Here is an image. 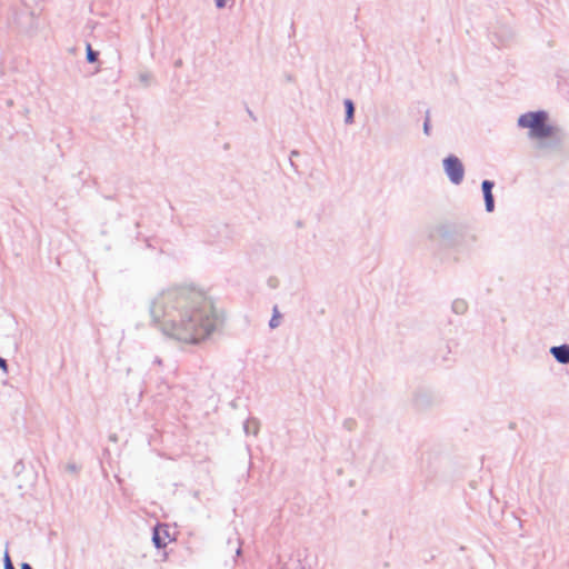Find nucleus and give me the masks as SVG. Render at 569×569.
I'll use <instances>...</instances> for the list:
<instances>
[{"mask_svg":"<svg viewBox=\"0 0 569 569\" xmlns=\"http://www.w3.org/2000/svg\"><path fill=\"white\" fill-rule=\"evenodd\" d=\"M151 325L172 340L196 345L217 328L218 315L212 299L191 284L170 286L150 301Z\"/></svg>","mask_w":569,"mask_h":569,"instance_id":"1","label":"nucleus"},{"mask_svg":"<svg viewBox=\"0 0 569 569\" xmlns=\"http://www.w3.org/2000/svg\"><path fill=\"white\" fill-rule=\"evenodd\" d=\"M548 113L546 111H532L521 114L518 118L520 128H528L531 139H546L553 134V128L547 123Z\"/></svg>","mask_w":569,"mask_h":569,"instance_id":"2","label":"nucleus"},{"mask_svg":"<svg viewBox=\"0 0 569 569\" xmlns=\"http://www.w3.org/2000/svg\"><path fill=\"white\" fill-rule=\"evenodd\" d=\"M442 167L446 176L452 184L459 186L463 181L465 168L457 156L450 154L445 158L442 160Z\"/></svg>","mask_w":569,"mask_h":569,"instance_id":"3","label":"nucleus"},{"mask_svg":"<svg viewBox=\"0 0 569 569\" xmlns=\"http://www.w3.org/2000/svg\"><path fill=\"white\" fill-rule=\"evenodd\" d=\"M495 183L490 180H483L481 183V189L485 199V206L487 212H492L495 210V199L492 194V189Z\"/></svg>","mask_w":569,"mask_h":569,"instance_id":"4","label":"nucleus"},{"mask_svg":"<svg viewBox=\"0 0 569 569\" xmlns=\"http://www.w3.org/2000/svg\"><path fill=\"white\" fill-rule=\"evenodd\" d=\"M550 353L561 365L569 363V345L555 346L550 348Z\"/></svg>","mask_w":569,"mask_h":569,"instance_id":"5","label":"nucleus"},{"mask_svg":"<svg viewBox=\"0 0 569 569\" xmlns=\"http://www.w3.org/2000/svg\"><path fill=\"white\" fill-rule=\"evenodd\" d=\"M260 429V423L256 418L247 419L243 423V431L246 435L257 436Z\"/></svg>","mask_w":569,"mask_h":569,"instance_id":"6","label":"nucleus"},{"mask_svg":"<svg viewBox=\"0 0 569 569\" xmlns=\"http://www.w3.org/2000/svg\"><path fill=\"white\" fill-rule=\"evenodd\" d=\"M343 103H345V108H346L345 122L347 124H350V123L353 122L355 106H353V102L350 99H346Z\"/></svg>","mask_w":569,"mask_h":569,"instance_id":"7","label":"nucleus"},{"mask_svg":"<svg viewBox=\"0 0 569 569\" xmlns=\"http://www.w3.org/2000/svg\"><path fill=\"white\" fill-rule=\"evenodd\" d=\"M452 311L457 315H463L467 309H468V305L467 302L463 300V299H456L453 302H452Z\"/></svg>","mask_w":569,"mask_h":569,"instance_id":"8","label":"nucleus"},{"mask_svg":"<svg viewBox=\"0 0 569 569\" xmlns=\"http://www.w3.org/2000/svg\"><path fill=\"white\" fill-rule=\"evenodd\" d=\"M138 80L143 87H149L152 83L153 76L149 71H142L138 74Z\"/></svg>","mask_w":569,"mask_h":569,"instance_id":"9","label":"nucleus"},{"mask_svg":"<svg viewBox=\"0 0 569 569\" xmlns=\"http://www.w3.org/2000/svg\"><path fill=\"white\" fill-rule=\"evenodd\" d=\"M280 319H281V313L279 312L278 307L274 306L273 307L272 317H271V319L269 321V327L271 329L278 328L280 326Z\"/></svg>","mask_w":569,"mask_h":569,"instance_id":"10","label":"nucleus"},{"mask_svg":"<svg viewBox=\"0 0 569 569\" xmlns=\"http://www.w3.org/2000/svg\"><path fill=\"white\" fill-rule=\"evenodd\" d=\"M152 541H153L156 548H158V549L163 548L167 545L166 541L161 538L158 527H154V529H153Z\"/></svg>","mask_w":569,"mask_h":569,"instance_id":"11","label":"nucleus"},{"mask_svg":"<svg viewBox=\"0 0 569 569\" xmlns=\"http://www.w3.org/2000/svg\"><path fill=\"white\" fill-rule=\"evenodd\" d=\"M87 60L90 63H93L98 60V52L92 50L90 44H87Z\"/></svg>","mask_w":569,"mask_h":569,"instance_id":"12","label":"nucleus"},{"mask_svg":"<svg viewBox=\"0 0 569 569\" xmlns=\"http://www.w3.org/2000/svg\"><path fill=\"white\" fill-rule=\"evenodd\" d=\"M3 561H4V569H14V567H13V565H12V562H11V559H10V557H9L8 551H6V553H4V559H3Z\"/></svg>","mask_w":569,"mask_h":569,"instance_id":"13","label":"nucleus"},{"mask_svg":"<svg viewBox=\"0 0 569 569\" xmlns=\"http://www.w3.org/2000/svg\"><path fill=\"white\" fill-rule=\"evenodd\" d=\"M229 0H214V4L218 9H223L227 7V2Z\"/></svg>","mask_w":569,"mask_h":569,"instance_id":"14","label":"nucleus"},{"mask_svg":"<svg viewBox=\"0 0 569 569\" xmlns=\"http://www.w3.org/2000/svg\"><path fill=\"white\" fill-rule=\"evenodd\" d=\"M423 132L426 134H429L430 133V122H429V119L427 118L425 123H423Z\"/></svg>","mask_w":569,"mask_h":569,"instance_id":"15","label":"nucleus"},{"mask_svg":"<svg viewBox=\"0 0 569 569\" xmlns=\"http://www.w3.org/2000/svg\"><path fill=\"white\" fill-rule=\"evenodd\" d=\"M7 367H8L7 361L0 357V368H2L3 370H7Z\"/></svg>","mask_w":569,"mask_h":569,"instance_id":"16","label":"nucleus"},{"mask_svg":"<svg viewBox=\"0 0 569 569\" xmlns=\"http://www.w3.org/2000/svg\"><path fill=\"white\" fill-rule=\"evenodd\" d=\"M21 569H32V567H31L29 563L23 562V563L21 565Z\"/></svg>","mask_w":569,"mask_h":569,"instance_id":"17","label":"nucleus"},{"mask_svg":"<svg viewBox=\"0 0 569 569\" xmlns=\"http://www.w3.org/2000/svg\"><path fill=\"white\" fill-rule=\"evenodd\" d=\"M68 469H69L70 471H76V470H77V467H76L74 465H69V466H68Z\"/></svg>","mask_w":569,"mask_h":569,"instance_id":"18","label":"nucleus"},{"mask_svg":"<svg viewBox=\"0 0 569 569\" xmlns=\"http://www.w3.org/2000/svg\"><path fill=\"white\" fill-rule=\"evenodd\" d=\"M296 226H297L298 228H302V227H303V222H302L301 220H298V221L296 222Z\"/></svg>","mask_w":569,"mask_h":569,"instance_id":"19","label":"nucleus"},{"mask_svg":"<svg viewBox=\"0 0 569 569\" xmlns=\"http://www.w3.org/2000/svg\"><path fill=\"white\" fill-rule=\"evenodd\" d=\"M240 553H241V549H240V548H238V549H237V555L239 556Z\"/></svg>","mask_w":569,"mask_h":569,"instance_id":"20","label":"nucleus"}]
</instances>
